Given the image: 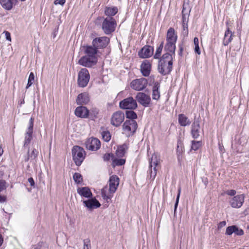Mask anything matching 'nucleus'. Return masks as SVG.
I'll return each mask as SVG.
<instances>
[{
	"label": "nucleus",
	"instance_id": "39",
	"mask_svg": "<svg viewBox=\"0 0 249 249\" xmlns=\"http://www.w3.org/2000/svg\"><path fill=\"white\" fill-rule=\"evenodd\" d=\"M201 141H192L191 149L194 150V151H196L200 147H201Z\"/></svg>",
	"mask_w": 249,
	"mask_h": 249
},
{
	"label": "nucleus",
	"instance_id": "25",
	"mask_svg": "<svg viewBox=\"0 0 249 249\" xmlns=\"http://www.w3.org/2000/svg\"><path fill=\"white\" fill-rule=\"evenodd\" d=\"M160 83L158 81L154 82V86L152 88V99L158 100L160 98Z\"/></svg>",
	"mask_w": 249,
	"mask_h": 249
},
{
	"label": "nucleus",
	"instance_id": "45",
	"mask_svg": "<svg viewBox=\"0 0 249 249\" xmlns=\"http://www.w3.org/2000/svg\"><path fill=\"white\" fill-rule=\"evenodd\" d=\"M182 34L184 36H187L188 35V24H186V26H183V24H182Z\"/></svg>",
	"mask_w": 249,
	"mask_h": 249
},
{
	"label": "nucleus",
	"instance_id": "29",
	"mask_svg": "<svg viewBox=\"0 0 249 249\" xmlns=\"http://www.w3.org/2000/svg\"><path fill=\"white\" fill-rule=\"evenodd\" d=\"M118 12V8L116 6L106 7L105 10V14L108 16V18H112Z\"/></svg>",
	"mask_w": 249,
	"mask_h": 249
},
{
	"label": "nucleus",
	"instance_id": "32",
	"mask_svg": "<svg viewBox=\"0 0 249 249\" xmlns=\"http://www.w3.org/2000/svg\"><path fill=\"white\" fill-rule=\"evenodd\" d=\"M125 163V160L121 159V158H116L114 157L113 159L112 166L113 167H115L116 166H122Z\"/></svg>",
	"mask_w": 249,
	"mask_h": 249
},
{
	"label": "nucleus",
	"instance_id": "58",
	"mask_svg": "<svg viewBox=\"0 0 249 249\" xmlns=\"http://www.w3.org/2000/svg\"><path fill=\"white\" fill-rule=\"evenodd\" d=\"M111 194H110L109 195H107V196L106 197H105V198L104 199L106 200L107 201V202H109L108 200H110L111 198H112V196L111 195Z\"/></svg>",
	"mask_w": 249,
	"mask_h": 249
},
{
	"label": "nucleus",
	"instance_id": "17",
	"mask_svg": "<svg viewBox=\"0 0 249 249\" xmlns=\"http://www.w3.org/2000/svg\"><path fill=\"white\" fill-rule=\"evenodd\" d=\"M83 202L84 206L90 211L98 208L101 206L99 201L95 197H90L88 199L83 200Z\"/></svg>",
	"mask_w": 249,
	"mask_h": 249
},
{
	"label": "nucleus",
	"instance_id": "9",
	"mask_svg": "<svg viewBox=\"0 0 249 249\" xmlns=\"http://www.w3.org/2000/svg\"><path fill=\"white\" fill-rule=\"evenodd\" d=\"M34 122V118L32 117L29 120V124L27 130L25 134L23 147H27L33 139Z\"/></svg>",
	"mask_w": 249,
	"mask_h": 249
},
{
	"label": "nucleus",
	"instance_id": "37",
	"mask_svg": "<svg viewBox=\"0 0 249 249\" xmlns=\"http://www.w3.org/2000/svg\"><path fill=\"white\" fill-rule=\"evenodd\" d=\"M191 9L188 3H184L182 6V15L189 16Z\"/></svg>",
	"mask_w": 249,
	"mask_h": 249
},
{
	"label": "nucleus",
	"instance_id": "5",
	"mask_svg": "<svg viewBox=\"0 0 249 249\" xmlns=\"http://www.w3.org/2000/svg\"><path fill=\"white\" fill-rule=\"evenodd\" d=\"M116 25L115 18H104L102 23V29L105 34L109 35L114 32Z\"/></svg>",
	"mask_w": 249,
	"mask_h": 249
},
{
	"label": "nucleus",
	"instance_id": "13",
	"mask_svg": "<svg viewBox=\"0 0 249 249\" xmlns=\"http://www.w3.org/2000/svg\"><path fill=\"white\" fill-rule=\"evenodd\" d=\"M85 144L86 148L91 151H97L101 147L100 141L96 138L89 139L86 141Z\"/></svg>",
	"mask_w": 249,
	"mask_h": 249
},
{
	"label": "nucleus",
	"instance_id": "12",
	"mask_svg": "<svg viewBox=\"0 0 249 249\" xmlns=\"http://www.w3.org/2000/svg\"><path fill=\"white\" fill-rule=\"evenodd\" d=\"M148 84L147 80L145 78H141L133 80L130 83V86L133 89L140 91L144 89Z\"/></svg>",
	"mask_w": 249,
	"mask_h": 249
},
{
	"label": "nucleus",
	"instance_id": "23",
	"mask_svg": "<svg viewBox=\"0 0 249 249\" xmlns=\"http://www.w3.org/2000/svg\"><path fill=\"white\" fill-rule=\"evenodd\" d=\"M77 193L82 197L90 198L93 196L92 193L88 187H82L78 188Z\"/></svg>",
	"mask_w": 249,
	"mask_h": 249
},
{
	"label": "nucleus",
	"instance_id": "54",
	"mask_svg": "<svg viewBox=\"0 0 249 249\" xmlns=\"http://www.w3.org/2000/svg\"><path fill=\"white\" fill-rule=\"evenodd\" d=\"M226 224V222L225 221H222L220 222L217 226V228L218 230L221 229L222 228L224 227Z\"/></svg>",
	"mask_w": 249,
	"mask_h": 249
},
{
	"label": "nucleus",
	"instance_id": "35",
	"mask_svg": "<svg viewBox=\"0 0 249 249\" xmlns=\"http://www.w3.org/2000/svg\"><path fill=\"white\" fill-rule=\"evenodd\" d=\"M73 179L74 182L77 184H81L83 181V177L79 173H75L73 175Z\"/></svg>",
	"mask_w": 249,
	"mask_h": 249
},
{
	"label": "nucleus",
	"instance_id": "36",
	"mask_svg": "<svg viewBox=\"0 0 249 249\" xmlns=\"http://www.w3.org/2000/svg\"><path fill=\"white\" fill-rule=\"evenodd\" d=\"M102 138L104 140V141H105L106 142H108L110 140L111 135V134L109 132V131L108 130H107V131H103L102 132Z\"/></svg>",
	"mask_w": 249,
	"mask_h": 249
},
{
	"label": "nucleus",
	"instance_id": "20",
	"mask_svg": "<svg viewBox=\"0 0 249 249\" xmlns=\"http://www.w3.org/2000/svg\"><path fill=\"white\" fill-rule=\"evenodd\" d=\"M90 101L89 94L87 92L81 93L78 95L76 99L77 105L84 106L87 105Z\"/></svg>",
	"mask_w": 249,
	"mask_h": 249
},
{
	"label": "nucleus",
	"instance_id": "64",
	"mask_svg": "<svg viewBox=\"0 0 249 249\" xmlns=\"http://www.w3.org/2000/svg\"><path fill=\"white\" fill-rule=\"evenodd\" d=\"M24 104V99H21L20 101V102H19V106L21 107L22 104Z\"/></svg>",
	"mask_w": 249,
	"mask_h": 249
},
{
	"label": "nucleus",
	"instance_id": "27",
	"mask_svg": "<svg viewBox=\"0 0 249 249\" xmlns=\"http://www.w3.org/2000/svg\"><path fill=\"white\" fill-rule=\"evenodd\" d=\"M177 35L175 34V31L173 28H170L167 31L166 35V41L169 42H176Z\"/></svg>",
	"mask_w": 249,
	"mask_h": 249
},
{
	"label": "nucleus",
	"instance_id": "63",
	"mask_svg": "<svg viewBox=\"0 0 249 249\" xmlns=\"http://www.w3.org/2000/svg\"><path fill=\"white\" fill-rule=\"evenodd\" d=\"M3 243V238L1 234L0 233V247H1Z\"/></svg>",
	"mask_w": 249,
	"mask_h": 249
},
{
	"label": "nucleus",
	"instance_id": "6",
	"mask_svg": "<svg viewBox=\"0 0 249 249\" xmlns=\"http://www.w3.org/2000/svg\"><path fill=\"white\" fill-rule=\"evenodd\" d=\"M90 75L86 68H82L79 71L77 79V85L79 87H86L89 82Z\"/></svg>",
	"mask_w": 249,
	"mask_h": 249
},
{
	"label": "nucleus",
	"instance_id": "42",
	"mask_svg": "<svg viewBox=\"0 0 249 249\" xmlns=\"http://www.w3.org/2000/svg\"><path fill=\"white\" fill-rule=\"evenodd\" d=\"M115 156L112 153H107L104 155L103 158V160L105 161H108L110 159H111L112 161H113V159L114 158Z\"/></svg>",
	"mask_w": 249,
	"mask_h": 249
},
{
	"label": "nucleus",
	"instance_id": "34",
	"mask_svg": "<svg viewBox=\"0 0 249 249\" xmlns=\"http://www.w3.org/2000/svg\"><path fill=\"white\" fill-rule=\"evenodd\" d=\"M99 113V109L96 107H93L89 110V117L92 120H94L97 118Z\"/></svg>",
	"mask_w": 249,
	"mask_h": 249
},
{
	"label": "nucleus",
	"instance_id": "2",
	"mask_svg": "<svg viewBox=\"0 0 249 249\" xmlns=\"http://www.w3.org/2000/svg\"><path fill=\"white\" fill-rule=\"evenodd\" d=\"M158 59V71L163 76L170 74L173 69L172 55L169 53H166Z\"/></svg>",
	"mask_w": 249,
	"mask_h": 249
},
{
	"label": "nucleus",
	"instance_id": "21",
	"mask_svg": "<svg viewBox=\"0 0 249 249\" xmlns=\"http://www.w3.org/2000/svg\"><path fill=\"white\" fill-rule=\"evenodd\" d=\"M141 72L143 76L149 75L151 70V64L149 60H144L141 65Z\"/></svg>",
	"mask_w": 249,
	"mask_h": 249
},
{
	"label": "nucleus",
	"instance_id": "38",
	"mask_svg": "<svg viewBox=\"0 0 249 249\" xmlns=\"http://www.w3.org/2000/svg\"><path fill=\"white\" fill-rule=\"evenodd\" d=\"M194 43L195 44V52L198 55L200 54L201 52L199 47V40L197 37H195L194 38Z\"/></svg>",
	"mask_w": 249,
	"mask_h": 249
},
{
	"label": "nucleus",
	"instance_id": "3",
	"mask_svg": "<svg viewBox=\"0 0 249 249\" xmlns=\"http://www.w3.org/2000/svg\"><path fill=\"white\" fill-rule=\"evenodd\" d=\"M126 118L128 119L126 120L123 125V129L124 130L131 131L132 134L135 133L138 124L137 122L135 120L137 119V113L133 110H127L125 111Z\"/></svg>",
	"mask_w": 249,
	"mask_h": 249
},
{
	"label": "nucleus",
	"instance_id": "52",
	"mask_svg": "<svg viewBox=\"0 0 249 249\" xmlns=\"http://www.w3.org/2000/svg\"><path fill=\"white\" fill-rule=\"evenodd\" d=\"M3 33L5 34L6 39L8 41H11V34L9 32L6 31H5L3 32Z\"/></svg>",
	"mask_w": 249,
	"mask_h": 249
},
{
	"label": "nucleus",
	"instance_id": "15",
	"mask_svg": "<svg viewBox=\"0 0 249 249\" xmlns=\"http://www.w3.org/2000/svg\"><path fill=\"white\" fill-rule=\"evenodd\" d=\"M245 196L244 194L238 195L232 197L229 202L231 207L239 208L244 202Z\"/></svg>",
	"mask_w": 249,
	"mask_h": 249
},
{
	"label": "nucleus",
	"instance_id": "14",
	"mask_svg": "<svg viewBox=\"0 0 249 249\" xmlns=\"http://www.w3.org/2000/svg\"><path fill=\"white\" fill-rule=\"evenodd\" d=\"M154 50V47L145 45L138 52V56L143 59L149 58L153 54Z\"/></svg>",
	"mask_w": 249,
	"mask_h": 249
},
{
	"label": "nucleus",
	"instance_id": "53",
	"mask_svg": "<svg viewBox=\"0 0 249 249\" xmlns=\"http://www.w3.org/2000/svg\"><path fill=\"white\" fill-rule=\"evenodd\" d=\"M89 246L90 247V241L89 239L84 240V248L87 249Z\"/></svg>",
	"mask_w": 249,
	"mask_h": 249
},
{
	"label": "nucleus",
	"instance_id": "11",
	"mask_svg": "<svg viewBox=\"0 0 249 249\" xmlns=\"http://www.w3.org/2000/svg\"><path fill=\"white\" fill-rule=\"evenodd\" d=\"M124 113L121 110H118L112 114L110 120V124L113 126L118 127L124 122Z\"/></svg>",
	"mask_w": 249,
	"mask_h": 249
},
{
	"label": "nucleus",
	"instance_id": "30",
	"mask_svg": "<svg viewBox=\"0 0 249 249\" xmlns=\"http://www.w3.org/2000/svg\"><path fill=\"white\" fill-rule=\"evenodd\" d=\"M232 34L229 28H227L224 35L223 44L224 46H227L232 39Z\"/></svg>",
	"mask_w": 249,
	"mask_h": 249
},
{
	"label": "nucleus",
	"instance_id": "48",
	"mask_svg": "<svg viewBox=\"0 0 249 249\" xmlns=\"http://www.w3.org/2000/svg\"><path fill=\"white\" fill-rule=\"evenodd\" d=\"M6 182L5 180H0V192L4 189H6Z\"/></svg>",
	"mask_w": 249,
	"mask_h": 249
},
{
	"label": "nucleus",
	"instance_id": "61",
	"mask_svg": "<svg viewBox=\"0 0 249 249\" xmlns=\"http://www.w3.org/2000/svg\"><path fill=\"white\" fill-rule=\"evenodd\" d=\"M179 51L182 52L183 51V43H180L178 45Z\"/></svg>",
	"mask_w": 249,
	"mask_h": 249
},
{
	"label": "nucleus",
	"instance_id": "51",
	"mask_svg": "<svg viewBox=\"0 0 249 249\" xmlns=\"http://www.w3.org/2000/svg\"><path fill=\"white\" fill-rule=\"evenodd\" d=\"M66 2V0H55L54 4L55 5L60 4L61 6H63Z\"/></svg>",
	"mask_w": 249,
	"mask_h": 249
},
{
	"label": "nucleus",
	"instance_id": "28",
	"mask_svg": "<svg viewBox=\"0 0 249 249\" xmlns=\"http://www.w3.org/2000/svg\"><path fill=\"white\" fill-rule=\"evenodd\" d=\"M178 121L179 125L181 126L189 125L191 122L184 114H179L178 116Z\"/></svg>",
	"mask_w": 249,
	"mask_h": 249
},
{
	"label": "nucleus",
	"instance_id": "10",
	"mask_svg": "<svg viewBox=\"0 0 249 249\" xmlns=\"http://www.w3.org/2000/svg\"><path fill=\"white\" fill-rule=\"evenodd\" d=\"M110 42V39L107 36L97 37L94 38L91 44L99 49L106 48Z\"/></svg>",
	"mask_w": 249,
	"mask_h": 249
},
{
	"label": "nucleus",
	"instance_id": "4",
	"mask_svg": "<svg viewBox=\"0 0 249 249\" xmlns=\"http://www.w3.org/2000/svg\"><path fill=\"white\" fill-rule=\"evenodd\" d=\"M71 154L75 165L80 166L86 157V152L84 148L80 146L75 145L71 149Z\"/></svg>",
	"mask_w": 249,
	"mask_h": 249
},
{
	"label": "nucleus",
	"instance_id": "59",
	"mask_svg": "<svg viewBox=\"0 0 249 249\" xmlns=\"http://www.w3.org/2000/svg\"><path fill=\"white\" fill-rule=\"evenodd\" d=\"M111 194H110L109 195H107V196L106 197H105V198L104 199L106 200L107 201V202H109L108 200H110L111 198H112V196L111 195Z\"/></svg>",
	"mask_w": 249,
	"mask_h": 249
},
{
	"label": "nucleus",
	"instance_id": "26",
	"mask_svg": "<svg viewBox=\"0 0 249 249\" xmlns=\"http://www.w3.org/2000/svg\"><path fill=\"white\" fill-rule=\"evenodd\" d=\"M127 149L128 146L126 143H124L122 145H118L116 151V156L118 158L123 157L124 156Z\"/></svg>",
	"mask_w": 249,
	"mask_h": 249
},
{
	"label": "nucleus",
	"instance_id": "50",
	"mask_svg": "<svg viewBox=\"0 0 249 249\" xmlns=\"http://www.w3.org/2000/svg\"><path fill=\"white\" fill-rule=\"evenodd\" d=\"M236 193V191L235 190H233V189L227 190L225 192L226 194H227L229 196H235V195Z\"/></svg>",
	"mask_w": 249,
	"mask_h": 249
},
{
	"label": "nucleus",
	"instance_id": "46",
	"mask_svg": "<svg viewBox=\"0 0 249 249\" xmlns=\"http://www.w3.org/2000/svg\"><path fill=\"white\" fill-rule=\"evenodd\" d=\"M235 234L239 236H241L244 234V231L242 229L239 228L237 225L236 227V229L235 230Z\"/></svg>",
	"mask_w": 249,
	"mask_h": 249
},
{
	"label": "nucleus",
	"instance_id": "1",
	"mask_svg": "<svg viewBox=\"0 0 249 249\" xmlns=\"http://www.w3.org/2000/svg\"><path fill=\"white\" fill-rule=\"evenodd\" d=\"M83 47L85 49L84 53L86 55L81 57L78 60V64L84 67L91 68L97 63V55L99 51L92 44L86 45Z\"/></svg>",
	"mask_w": 249,
	"mask_h": 249
},
{
	"label": "nucleus",
	"instance_id": "19",
	"mask_svg": "<svg viewBox=\"0 0 249 249\" xmlns=\"http://www.w3.org/2000/svg\"><path fill=\"white\" fill-rule=\"evenodd\" d=\"M119 177L116 175L110 177L109 179V194H113L116 192L119 184Z\"/></svg>",
	"mask_w": 249,
	"mask_h": 249
},
{
	"label": "nucleus",
	"instance_id": "8",
	"mask_svg": "<svg viewBox=\"0 0 249 249\" xmlns=\"http://www.w3.org/2000/svg\"><path fill=\"white\" fill-rule=\"evenodd\" d=\"M160 164V161L157 159L155 156L153 155L151 160L149 161V170L147 171L148 174H150L149 179L150 182L153 181L157 175V167Z\"/></svg>",
	"mask_w": 249,
	"mask_h": 249
},
{
	"label": "nucleus",
	"instance_id": "18",
	"mask_svg": "<svg viewBox=\"0 0 249 249\" xmlns=\"http://www.w3.org/2000/svg\"><path fill=\"white\" fill-rule=\"evenodd\" d=\"M74 114L80 118H88L89 117V110L84 106L79 105L75 108Z\"/></svg>",
	"mask_w": 249,
	"mask_h": 249
},
{
	"label": "nucleus",
	"instance_id": "40",
	"mask_svg": "<svg viewBox=\"0 0 249 249\" xmlns=\"http://www.w3.org/2000/svg\"><path fill=\"white\" fill-rule=\"evenodd\" d=\"M35 80V75L33 72H31L28 79V83L26 87V89H28L33 84Z\"/></svg>",
	"mask_w": 249,
	"mask_h": 249
},
{
	"label": "nucleus",
	"instance_id": "56",
	"mask_svg": "<svg viewBox=\"0 0 249 249\" xmlns=\"http://www.w3.org/2000/svg\"><path fill=\"white\" fill-rule=\"evenodd\" d=\"M30 159H31V158L30 156H29V147H28L27 155L25 157L24 159L25 162L28 161Z\"/></svg>",
	"mask_w": 249,
	"mask_h": 249
},
{
	"label": "nucleus",
	"instance_id": "57",
	"mask_svg": "<svg viewBox=\"0 0 249 249\" xmlns=\"http://www.w3.org/2000/svg\"><path fill=\"white\" fill-rule=\"evenodd\" d=\"M6 201V197L0 195V203H3Z\"/></svg>",
	"mask_w": 249,
	"mask_h": 249
},
{
	"label": "nucleus",
	"instance_id": "49",
	"mask_svg": "<svg viewBox=\"0 0 249 249\" xmlns=\"http://www.w3.org/2000/svg\"><path fill=\"white\" fill-rule=\"evenodd\" d=\"M45 243L43 241H40L36 245L33 246L34 249H41L44 246Z\"/></svg>",
	"mask_w": 249,
	"mask_h": 249
},
{
	"label": "nucleus",
	"instance_id": "31",
	"mask_svg": "<svg viewBox=\"0 0 249 249\" xmlns=\"http://www.w3.org/2000/svg\"><path fill=\"white\" fill-rule=\"evenodd\" d=\"M176 42H170L167 41L165 45L164 46V50L168 53H171L173 54H175L176 51Z\"/></svg>",
	"mask_w": 249,
	"mask_h": 249
},
{
	"label": "nucleus",
	"instance_id": "33",
	"mask_svg": "<svg viewBox=\"0 0 249 249\" xmlns=\"http://www.w3.org/2000/svg\"><path fill=\"white\" fill-rule=\"evenodd\" d=\"M163 45H164V41H161V42L160 43V45L157 47V48L156 50V53L153 56L154 59H159L161 57L160 56H161L162 50L163 49Z\"/></svg>",
	"mask_w": 249,
	"mask_h": 249
},
{
	"label": "nucleus",
	"instance_id": "22",
	"mask_svg": "<svg viewBox=\"0 0 249 249\" xmlns=\"http://www.w3.org/2000/svg\"><path fill=\"white\" fill-rule=\"evenodd\" d=\"M200 123L199 121L195 120L191 125V133L194 139H197L200 136Z\"/></svg>",
	"mask_w": 249,
	"mask_h": 249
},
{
	"label": "nucleus",
	"instance_id": "60",
	"mask_svg": "<svg viewBox=\"0 0 249 249\" xmlns=\"http://www.w3.org/2000/svg\"><path fill=\"white\" fill-rule=\"evenodd\" d=\"M182 144V143L181 141H178V145H177V152H178V151L179 150V146H180L181 147V150H182V148H181V145Z\"/></svg>",
	"mask_w": 249,
	"mask_h": 249
},
{
	"label": "nucleus",
	"instance_id": "24",
	"mask_svg": "<svg viewBox=\"0 0 249 249\" xmlns=\"http://www.w3.org/2000/svg\"><path fill=\"white\" fill-rule=\"evenodd\" d=\"M17 2L18 0H0V4L4 9L7 10H11Z\"/></svg>",
	"mask_w": 249,
	"mask_h": 249
},
{
	"label": "nucleus",
	"instance_id": "7",
	"mask_svg": "<svg viewBox=\"0 0 249 249\" xmlns=\"http://www.w3.org/2000/svg\"><path fill=\"white\" fill-rule=\"evenodd\" d=\"M119 107L122 109L134 110L138 107L137 101L132 97L124 98L119 102Z\"/></svg>",
	"mask_w": 249,
	"mask_h": 249
},
{
	"label": "nucleus",
	"instance_id": "43",
	"mask_svg": "<svg viewBox=\"0 0 249 249\" xmlns=\"http://www.w3.org/2000/svg\"><path fill=\"white\" fill-rule=\"evenodd\" d=\"M180 192H181V189H180V188H179L178 189V195L177 196L176 200L175 205H174V214H175L176 213L177 209V208H178V202H179V197H180Z\"/></svg>",
	"mask_w": 249,
	"mask_h": 249
},
{
	"label": "nucleus",
	"instance_id": "16",
	"mask_svg": "<svg viewBox=\"0 0 249 249\" xmlns=\"http://www.w3.org/2000/svg\"><path fill=\"white\" fill-rule=\"evenodd\" d=\"M136 100L144 107H148L151 102L150 96L143 92H138L136 96Z\"/></svg>",
	"mask_w": 249,
	"mask_h": 249
},
{
	"label": "nucleus",
	"instance_id": "55",
	"mask_svg": "<svg viewBox=\"0 0 249 249\" xmlns=\"http://www.w3.org/2000/svg\"><path fill=\"white\" fill-rule=\"evenodd\" d=\"M28 181L32 187H34L35 183L34 180L32 177H30L28 178Z\"/></svg>",
	"mask_w": 249,
	"mask_h": 249
},
{
	"label": "nucleus",
	"instance_id": "44",
	"mask_svg": "<svg viewBox=\"0 0 249 249\" xmlns=\"http://www.w3.org/2000/svg\"><path fill=\"white\" fill-rule=\"evenodd\" d=\"M38 154V151L35 148H33L31 153L29 152V156L31 160H36Z\"/></svg>",
	"mask_w": 249,
	"mask_h": 249
},
{
	"label": "nucleus",
	"instance_id": "41",
	"mask_svg": "<svg viewBox=\"0 0 249 249\" xmlns=\"http://www.w3.org/2000/svg\"><path fill=\"white\" fill-rule=\"evenodd\" d=\"M236 225H231L228 226L226 228L225 234L228 235H231L232 233H234Z\"/></svg>",
	"mask_w": 249,
	"mask_h": 249
},
{
	"label": "nucleus",
	"instance_id": "47",
	"mask_svg": "<svg viewBox=\"0 0 249 249\" xmlns=\"http://www.w3.org/2000/svg\"><path fill=\"white\" fill-rule=\"evenodd\" d=\"M189 16H186L184 14L182 15V24H183L184 26L188 24Z\"/></svg>",
	"mask_w": 249,
	"mask_h": 249
},
{
	"label": "nucleus",
	"instance_id": "62",
	"mask_svg": "<svg viewBox=\"0 0 249 249\" xmlns=\"http://www.w3.org/2000/svg\"><path fill=\"white\" fill-rule=\"evenodd\" d=\"M101 195H102V196L103 197V199H104L105 197H106L107 196V195L106 194V191H104V190H102Z\"/></svg>",
	"mask_w": 249,
	"mask_h": 249
}]
</instances>
